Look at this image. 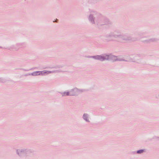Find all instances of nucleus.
<instances>
[{
    "label": "nucleus",
    "mask_w": 159,
    "mask_h": 159,
    "mask_svg": "<svg viewBox=\"0 0 159 159\" xmlns=\"http://www.w3.org/2000/svg\"><path fill=\"white\" fill-rule=\"evenodd\" d=\"M87 57L93 58L95 60H98L101 61L110 60L114 62L116 61H121L124 60L121 59H118L117 57L111 54L107 55L106 54H104L100 55L88 56Z\"/></svg>",
    "instance_id": "obj_2"
},
{
    "label": "nucleus",
    "mask_w": 159,
    "mask_h": 159,
    "mask_svg": "<svg viewBox=\"0 0 159 159\" xmlns=\"http://www.w3.org/2000/svg\"><path fill=\"white\" fill-rule=\"evenodd\" d=\"M83 119L86 122H90L89 116L87 113H84L83 116Z\"/></svg>",
    "instance_id": "obj_6"
},
{
    "label": "nucleus",
    "mask_w": 159,
    "mask_h": 159,
    "mask_svg": "<svg viewBox=\"0 0 159 159\" xmlns=\"http://www.w3.org/2000/svg\"><path fill=\"white\" fill-rule=\"evenodd\" d=\"M0 48H2V47H1L0 46Z\"/></svg>",
    "instance_id": "obj_15"
},
{
    "label": "nucleus",
    "mask_w": 159,
    "mask_h": 159,
    "mask_svg": "<svg viewBox=\"0 0 159 159\" xmlns=\"http://www.w3.org/2000/svg\"><path fill=\"white\" fill-rule=\"evenodd\" d=\"M144 150L143 149L140 150H138L137 152V153L138 154H141V153L143 152H144Z\"/></svg>",
    "instance_id": "obj_13"
},
{
    "label": "nucleus",
    "mask_w": 159,
    "mask_h": 159,
    "mask_svg": "<svg viewBox=\"0 0 159 159\" xmlns=\"http://www.w3.org/2000/svg\"><path fill=\"white\" fill-rule=\"evenodd\" d=\"M45 70L42 71H39V75H43L45 74H46Z\"/></svg>",
    "instance_id": "obj_12"
},
{
    "label": "nucleus",
    "mask_w": 159,
    "mask_h": 159,
    "mask_svg": "<svg viewBox=\"0 0 159 159\" xmlns=\"http://www.w3.org/2000/svg\"><path fill=\"white\" fill-rule=\"evenodd\" d=\"M0 82H4L5 81L4 79H2L1 78H0Z\"/></svg>",
    "instance_id": "obj_14"
},
{
    "label": "nucleus",
    "mask_w": 159,
    "mask_h": 159,
    "mask_svg": "<svg viewBox=\"0 0 159 159\" xmlns=\"http://www.w3.org/2000/svg\"><path fill=\"white\" fill-rule=\"evenodd\" d=\"M16 152L20 157H23L25 155L29 156L30 154L33 153L34 151L31 149H22L17 150Z\"/></svg>",
    "instance_id": "obj_3"
},
{
    "label": "nucleus",
    "mask_w": 159,
    "mask_h": 159,
    "mask_svg": "<svg viewBox=\"0 0 159 159\" xmlns=\"http://www.w3.org/2000/svg\"><path fill=\"white\" fill-rule=\"evenodd\" d=\"M104 39L106 42L114 41L121 43H131L137 40V39L133 38L127 34H121L117 30L105 35Z\"/></svg>",
    "instance_id": "obj_1"
},
{
    "label": "nucleus",
    "mask_w": 159,
    "mask_h": 159,
    "mask_svg": "<svg viewBox=\"0 0 159 159\" xmlns=\"http://www.w3.org/2000/svg\"><path fill=\"white\" fill-rule=\"evenodd\" d=\"M61 93L62 95V96H70V91L67 92H65L63 93Z\"/></svg>",
    "instance_id": "obj_9"
},
{
    "label": "nucleus",
    "mask_w": 159,
    "mask_h": 159,
    "mask_svg": "<svg viewBox=\"0 0 159 159\" xmlns=\"http://www.w3.org/2000/svg\"><path fill=\"white\" fill-rule=\"evenodd\" d=\"M31 75L34 76L38 75H39V71L34 72L31 74Z\"/></svg>",
    "instance_id": "obj_11"
},
{
    "label": "nucleus",
    "mask_w": 159,
    "mask_h": 159,
    "mask_svg": "<svg viewBox=\"0 0 159 159\" xmlns=\"http://www.w3.org/2000/svg\"><path fill=\"white\" fill-rule=\"evenodd\" d=\"M157 40V39L156 38H152L149 39L148 40H145L143 41V42L145 43H150L151 42H153L156 41Z\"/></svg>",
    "instance_id": "obj_7"
},
{
    "label": "nucleus",
    "mask_w": 159,
    "mask_h": 159,
    "mask_svg": "<svg viewBox=\"0 0 159 159\" xmlns=\"http://www.w3.org/2000/svg\"><path fill=\"white\" fill-rule=\"evenodd\" d=\"M83 91L77 88L71 89L70 91V96H75L78 95L80 93Z\"/></svg>",
    "instance_id": "obj_4"
},
{
    "label": "nucleus",
    "mask_w": 159,
    "mask_h": 159,
    "mask_svg": "<svg viewBox=\"0 0 159 159\" xmlns=\"http://www.w3.org/2000/svg\"><path fill=\"white\" fill-rule=\"evenodd\" d=\"M93 17L94 16H93V15L92 14L90 15L89 16V19L93 24H95L94 20L96 21V20L94 19Z\"/></svg>",
    "instance_id": "obj_8"
},
{
    "label": "nucleus",
    "mask_w": 159,
    "mask_h": 159,
    "mask_svg": "<svg viewBox=\"0 0 159 159\" xmlns=\"http://www.w3.org/2000/svg\"><path fill=\"white\" fill-rule=\"evenodd\" d=\"M98 21L100 25H102L107 24L108 22V20L107 19L101 18L99 19Z\"/></svg>",
    "instance_id": "obj_5"
},
{
    "label": "nucleus",
    "mask_w": 159,
    "mask_h": 159,
    "mask_svg": "<svg viewBox=\"0 0 159 159\" xmlns=\"http://www.w3.org/2000/svg\"><path fill=\"white\" fill-rule=\"evenodd\" d=\"M60 71L58 70H56V71H46L45 70V72L46 74H49L51 73H54L56 72H59Z\"/></svg>",
    "instance_id": "obj_10"
}]
</instances>
